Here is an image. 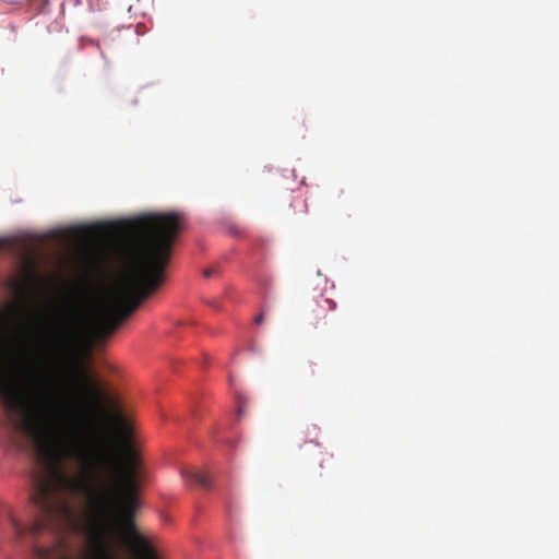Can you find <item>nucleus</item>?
Wrapping results in <instances>:
<instances>
[{
  "label": "nucleus",
  "mask_w": 559,
  "mask_h": 559,
  "mask_svg": "<svg viewBox=\"0 0 559 559\" xmlns=\"http://www.w3.org/2000/svg\"><path fill=\"white\" fill-rule=\"evenodd\" d=\"M50 476L33 486L38 515L25 527L11 519L16 538L47 531L52 543L34 546L36 559H159L136 524L142 508L141 464L132 447L97 438L90 450L66 447L63 455L80 473L60 468V453L37 426H28Z\"/></svg>",
  "instance_id": "f257e3e1"
},
{
  "label": "nucleus",
  "mask_w": 559,
  "mask_h": 559,
  "mask_svg": "<svg viewBox=\"0 0 559 559\" xmlns=\"http://www.w3.org/2000/svg\"><path fill=\"white\" fill-rule=\"evenodd\" d=\"M336 308V302L330 298L320 297L308 305V319L314 328L326 324L328 312Z\"/></svg>",
  "instance_id": "f03ea898"
},
{
  "label": "nucleus",
  "mask_w": 559,
  "mask_h": 559,
  "mask_svg": "<svg viewBox=\"0 0 559 559\" xmlns=\"http://www.w3.org/2000/svg\"><path fill=\"white\" fill-rule=\"evenodd\" d=\"M181 476L185 478L187 484H195L203 488L211 487V479L207 474L197 472L192 469H182Z\"/></svg>",
  "instance_id": "7ed1b4c3"
},
{
  "label": "nucleus",
  "mask_w": 559,
  "mask_h": 559,
  "mask_svg": "<svg viewBox=\"0 0 559 559\" xmlns=\"http://www.w3.org/2000/svg\"><path fill=\"white\" fill-rule=\"evenodd\" d=\"M306 445H309V451L313 454V456L319 461L320 468H323V462L325 459L332 457V454H329L328 452H324L320 449L318 443L309 442L306 443Z\"/></svg>",
  "instance_id": "20e7f679"
},
{
  "label": "nucleus",
  "mask_w": 559,
  "mask_h": 559,
  "mask_svg": "<svg viewBox=\"0 0 559 559\" xmlns=\"http://www.w3.org/2000/svg\"><path fill=\"white\" fill-rule=\"evenodd\" d=\"M304 373H305V376H309V377L314 376V373H316V370H314V364H312V362H310V361H309V362L304 367Z\"/></svg>",
  "instance_id": "39448f33"
},
{
  "label": "nucleus",
  "mask_w": 559,
  "mask_h": 559,
  "mask_svg": "<svg viewBox=\"0 0 559 559\" xmlns=\"http://www.w3.org/2000/svg\"><path fill=\"white\" fill-rule=\"evenodd\" d=\"M218 273V270L216 267H210L204 270L203 275L204 277H211Z\"/></svg>",
  "instance_id": "423d86ee"
},
{
  "label": "nucleus",
  "mask_w": 559,
  "mask_h": 559,
  "mask_svg": "<svg viewBox=\"0 0 559 559\" xmlns=\"http://www.w3.org/2000/svg\"><path fill=\"white\" fill-rule=\"evenodd\" d=\"M263 321H264V316H263V313L258 314V316L255 317V319H254V322H255L257 324H261Z\"/></svg>",
  "instance_id": "0eeeda50"
},
{
  "label": "nucleus",
  "mask_w": 559,
  "mask_h": 559,
  "mask_svg": "<svg viewBox=\"0 0 559 559\" xmlns=\"http://www.w3.org/2000/svg\"><path fill=\"white\" fill-rule=\"evenodd\" d=\"M115 419L118 423V425H120V426L123 425V418H122V416L120 414H117Z\"/></svg>",
  "instance_id": "6e6552de"
},
{
  "label": "nucleus",
  "mask_w": 559,
  "mask_h": 559,
  "mask_svg": "<svg viewBox=\"0 0 559 559\" xmlns=\"http://www.w3.org/2000/svg\"><path fill=\"white\" fill-rule=\"evenodd\" d=\"M17 292H19V294H20L22 297H24V296H25V287H24V286H19Z\"/></svg>",
  "instance_id": "1a4fd4ad"
}]
</instances>
